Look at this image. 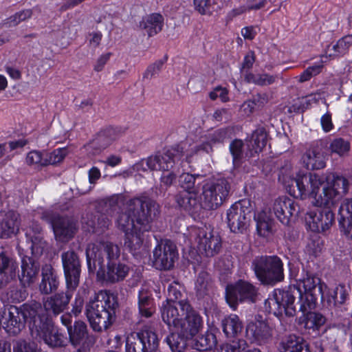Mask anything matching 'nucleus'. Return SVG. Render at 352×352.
Instances as JSON below:
<instances>
[{
    "label": "nucleus",
    "mask_w": 352,
    "mask_h": 352,
    "mask_svg": "<svg viewBox=\"0 0 352 352\" xmlns=\"http://www.w3.org/2000/svg\"><path fill=\"white\" fill-rule=\"evenodd\" d=\"M256 278L263 285H274L285 278L283 263L277 256H261L252 262Z\"/></svg>",
    "instance_id": "6"
},
{
    "label": "nucleus",
    "mask_w": 352,
    "mask_h": 352,
    "mask_svg": "<svg viewBox=\"0 0 352 352\" xmlns=\"http://www.w3.org/2000/svg\"><path fill=\"white\" fill-rule=\"evenodd\" d=\"M348 295L345 287L344 285H338L330 293L331 298H329L328 301L333 302L335 306H340L344 304Z\"/></svg>",
    "instance_id": "50"
},
{
    "label": "nucleus",
    "mask_w": 352,
    "mask_h": 352,
    "mask_svg": "<svg viewBox=\"0 0 352 352\" xmlns=\"http://www.w3.org/2000/svg\"><path fill=\"white\" fill-rule=\"evenodd\" d=\"M45 153L38 151H32L29 152L26 157V163L28 165H35L38 166H45L46 162Z\"/></svg>",
    "instance_id": "56"
},
{
    "label": "nucleus",
    "mask_w": 352,
    "mask_h": 352,
    "mask_svg": "<svg viewBox=\"0 0 352 352\" xmlns=\"http://www.w3.org/2000/svg\"><path fill=\"white\" fill-rule=\"evenodd\" d=\"M203 177L199 175H194L188 173H182L179 177V184L183 191L198 192V186Z\"/></svg>",
    "instance_id": "41"
},
{
    "label": "nucleus",
    "mask_w": 352,
    "mask_h": 352,
    "mask_svg": "<svg viewBox=\"0 0 352 352\" xmlns=\"http://www.w3.org/2000/svg\"><path fill=\"white\" fill-rule=\"evenodd\" d=\"M41 280L38 283V291L43 295L56 292L60 280L56 270L50 264H45L41 268Z\"/></svg>",
    "instance_id": "26"
},
{
    "label": "nucleus",
    "mask_w": 352,
    "mask_h": 352,
    "mask_svg": "<svg viewBox=\"0 0 352 352\" xmlns=\"http://www.w3.org/2000/svg\"><path fill=\"white\" fill-rule=\"evenodd\" d=\"M197 248L207 257L217 254L221 249V239L217 233L207 229H200L197 233Z\"/></svg>",
    "instance_id": "23"
},
{
    "label": "nucleus",
    "mask_w": 352,
    "mask_h": 352,
    "mask_svg": "<svg viewBox=\"0 0 352 352\" xmlns=\"http://www.w3.org/2000/svg\"><path fill=\"white\" fill-rule=\"evenodd\" d=\"M212 289V280L210 275L205 272H201L197 278L195 289L197 295L204 297L208 295Z\"/></svg>",
    "instance_id": "44"
},
{
    "label": "nucleus",
    "mask_w": 352,
    "mask_h": 352,
    "mask_svg": "<svg viewBox=\"0 0 352 352\" xmlns=\"http://www.w3.org/2000/svg\"><path fill=\"white\" fill-rule=\"evenodd\" d=\"M280 352H311L309 343L301 336L289 334L279 344Z\"/></svg>",
    "instance_id": "29"
},
{
    "label": "nucleus",
    "mask_w": 352,
    "mask_h": 352,
    "mask_svg": "<svg viewBox=\"0 0 352 352\" xmlns=\"http://www.w3.org/2000/svg\"><path fill=\"white\" fill-rule=\"evenodd\" d=\"M250 202L243 199L235 202L227 211V223L234 233H242L250 219Z\"/></svg>",
    "instance_id": "16"
},
{
    "label": "nucleus",
    "mask_w": 352,
    "mask_h": 352,
    "mask_svg": "<svg viewBox=\"0 0 352 352\" xmlns=\"http://www.w3.org/2000/svg\"><path fill=\"white\" fill-rule=\"evenodd\" d=\"M333 206H322L306 213L305 220L314 232H325L335 221L334 213L331 208Z\"/></svg>",
    "instance_id": "18"
},
{
    "label": "nucleus",
    "mask_w": 352,
    "mask_h": 352,
    "mask_svg": "<svg viewBox=\"0 0 352 352\" xmlns=\"http://www.w3.org/2000/svg\"><path fill=\"white\" fill-rule=\"evenodd\" d=\"M230 189V184L225 179L206 182L202 186V207L207 210L218 208L228 197Z\"/></svg>",
    "instance_id": "9"
},
{
    "label": "nucleus",
    "mask_w": 352,
    "mask_h": 352,
    "mask_svg": "<svg viewBox=\"0 0 352 352\" xmlns=\"http://www.w3.org/2000/svg\"><path fill=\"white\" fill-rule=\"evenodd\" d=\"M328 178L316 173L298 175L292 180L300 195H309L314 198L316 206H334L349 190L348 180L340 175H333L331 183Z\"/></svg>",
    "instance_id": "2"
},
{
    "label": "nucleus",
    "mask_w": 352,
    "mask_h": 352,
    "mask_svg": "<svg viewBox=\"0 0 352 352\" xmlns=\"http://www.w3.org/2000/svg\"><path fill=\"white\" fill-rule=\"evenodd\" d=\"M28 239L31 242L30 248L32 254H34V256L41 255L47 247V242L43 239V235H38L37 236H33Z\"/></svg>",
    "instance_id": "54"
},
{
    "label": "nucleus",
    "mask_w": 352,
    "mask_h": 352,
    "mask_svg": "<svg viewBox=\"0 0 352 352\" xmlns=\"http://www.w3.org/2000/svg\"><path fill=\"white\" fill-rule=\"evenodd\" d=\"M296 297L291 289H275L265 301V307L274 315L281 317H294L296 314Z\"/></svg>",
    "instance_id": "10"
},
{
    "label": "nucleus",
    "mask_w": 352,
    "mask_h": 352,
    "mask_svg": "<svg viewBox=\"0 0 352 352\" xmlns=\"http://www.w3.org/2000/svg\"><path fill=\"white\" fill-rule=\"evenodd\" d=\"M203 326V320L201 316L190 305V309L185 314L184 317L181 320L177 327V330L182 332L183 336L192 338L196 336Z\"/></svg>",
    "instance_id": "27"
},
{
    "label": "nucleus",
    "mask_w": 352,
    "mask_h": 352,
    "mask_svg": "<svg viewBox=\"0 0 352 352\" xmlns=\"http://www.w3.org/2000/svg\"><path fill=\"white\" fill-rule=\"evenodd\" d=\"M69 342L78 352H85L89 349L91 339L86 323L82 320L74 322L72 327L68 328Z\"/></svg>",
    "instance_id": "24"
},
{
    "label": "nucleus",
    "mask_w": 352,
    "mask_h": 352,
    "mask_svg": "<svg viewBox=\"0 0 352 352\" xmlns=\"http://www.w3.org/2000/svg\"><path fill=\"white\" fill-rule=\"evenodd\" d=\"M160 214V206L145 195L134 197L124 204V209L118 212L117 228L124 233V246L133 254L141 249L145 232L152 229L153 220Z\"/></svg>",
    "instance_id": "1"
},
{
    "label": "nucleus",
    "mask_w": 352,
    "mask_h": 352,
    "mask_svg": "<svg viewBox=\"0 0 352 352\" xmlns=\"http://www.w3.org/2000/svg\"><path fill=\"white\" fill-rule=\"evenodd\" d=\"M166 60L167 57H164L163 59L156 60L155 63L150 65L144 73L143 78L151 79L158 75Z\"/></svg>",
    "instance_id": "57"
},
{
    "label": "nucleus",
    "mask_w": 352,
    "mask_h": 352,
    "mask_svg": "<svg viewBox=\"0 0 352 352\" xmlns=\"http://www.w3.org/2000/svg\"><path fill=\"white\" fill-rule=\"evenodd\" d=\"M248 344L244 340H238L232 343L223 344L216 347L213 352H246Z\"/></svg>",
    "instance_id": "46"
},
{
    "label": "nucleus",
    "mask_w": 352,
    "mask_h": 352,
    "mask_svg": "<svg viewBox=\"0 0 352 352\" xmlns=\"http://www.w3.org/2000/svg\"><path fill=\"white\" fill-rule=\"evenodd\" d=\"M267 136L268 135L265 127L258 126L255 129L248 144L249 151L245 153V156L250 158L254 157L255 154L261 152L267 144Z\"/></svg>",
    "instance_id": "30"
},
{
    "label": "nucleus",
    "mask_w": 352,
    "mask_h": 352,
    "mask_svg": "<svg viewBox=\"0 0 352 352\" xmlns=\"http://www.w3.org/2000/svg\"><path fill=\"white\" fill-rule=\"evenodd\" d=\"M217 344V338L214 333L207 331L198 336L195 340V347L198 352H204L211 349Z\"/></svg>",
    "instance_id": "43"
},
{
    "label": "nucleus",
    "mask_w": 352,
    "mask_h": 352,
    "mask_svg": "<svg viewBox=\"0 0 352 352\" xmlns=\"http://www.w3.org/2000/svg\"><path fill=\"white\" fill-rule=\"evenodd\" d=\"M159 346L157 334L149 329L129 334L126 340V352H155Z\"/></svg>",
    "instance_id": "14"
},
{
    "label": "nucleus",
    "mask_w": 352,
    "mask_h": 352,
    "mask_svg": "<svg viewBox=\"0 0 352 352\" xmlns=\"http://www.w3.org/2000/svg\"><path fill=\"white\" fill-rule=\"evenodd\" d=\"M338 214L340 216L338 220H344L346 219L352 218V198L345 199L342 202Z\"/></svg>",
    "instance_id": "61"
},
{
    "label": "nucleus",
    "mask_w": 352,
    "mask_h": 352,
    "mask_svg": "<svg viewBox=\"0 0 352 352\" xmlns=\"http://www.w3.org/2000/svg\"><path fill=\"white\" fill-rule=\"evenodd\" d=\"M87 267L89 271L120 261V246L109 241H101L98 243H89L86 249Z\"/></svg>",
    "instance_id": "7"
},
{
    "label": "nucleus",
    "mask_w": 352,
    "mask_h": 352,
    "mask_svg": "<svg viewBox=\"0 0 352 352\" xmlns=\"http://www.w3.org/2000/svg\"><path fill=\"white\" fill-rule=\"evenodd\" d=\"M61 260L66 288L76 289L79 285L81 272V265L78 254L74 250H68L62 253Z\"/></svg>",
    "instance_id": "17"
},
{
    "label": "nucleus",
    "mask_w": 352,
    "mask_h": 352,
    "mask_svg": "<svg viewBox=\"0 0 352 352\" xmlns=\"http://www.w3.org/2000/svg\"><path fill=\"white\" fill-rule=\"evenodd\" d=\"M123 133L124 131L120 127L109 126L100 131L95 138L106 148L113 141L119 138Z\"/></svg>",
    "instance_id": "40"
},
{
    "label": "nucleus",
    "mask_w": 352,
    "mask_h": 352,
    "mask_svg": "<svg viewBox=\"0 0 352 352\" xmlns=\"http://www.w3.org/2000/svg\"><path fill=\"white\" fill-rule=\"evenodd\" d=\"M176 179V173L173 171L168 173H164L160 179V192H165Z\"/></svg>",
    "instance_id": "62"
},
{
    "label": "nucleus",
    "mask_w": 352,
    "mask_h": 352,
    "mask_svg": "<svg viewBox=\"0 0 352 352\" xmlns=\"http://www.w3.org/2000/svg\"><path fill=\"white\" fill-rule=\"evenodd\" d=\"M340 231L348 238L352 239V218L338 220Z\"/></svg>",
    "instance_id": "64"
},
{
    "label": "nucleus",
    "mask_w": 352,
    "mask_h": 352,
    "mask_svg": "<svg viewBox=\"0 0 352 352\" xmlns=\"http://www.w3.org/2000/svg\"><path fill=\"white\" fill-rule=\"evenodd\" d=\"M229 130L226 128H221L205 135L206 139L211 143L212 146L216 144H222L229 138Z\"/></svg>",
    "instance_id": "51"
},
{
    "label": "nucleus",
    "mask_w": 352,
    "mask_h": 352,
    "mask_svg": "<svg viewBox=\"0 0 352 352\" xmlns=\"http://www.w3.org/2000/svg\"><path fill=\"white\" fill-rule=\"evenodd\" d=\"M138 305L141 317L148 318L155 312V300L151 292L146 288L139 291Z\"/></svg>",
    "instance_id": "33"
},
{
    "label": "nucleus",
    "mask_w": 352,
    "mask_h": 352,
    "mask_svg": "<svg viewBox=\"0 0 352 352\" xmlns=\"http://www.w3.org/2000/svg\"><path fill=\"white\" fill-rule=\"evenodd\" d=\"M191 338L183 336L182 332L177 330L171 332L165 339V342L169 346L173 352H184L188 348V340Z\"/></svg>",
    "instance_id": "39"
},
{
    "label": "nucleus",
    "mask_w": 352,
    "mask_h": 352,
    "mask_svg": "<svg viewBox=\"0 0 352 352\" xmlns=\"http://www.w3.org/2000/svg\"><path fill=\"white\" fill-rule=\"evenodd\" d=\"M331 152L342 156L347 153L350 149V143L343 138H336L330 144Z\"/></svg>",
    "instance_id": "52"
},
{
    "label": "nucleus",
    "mask_w": 352,
    "mask_h": 352,
    "mask_svg": "<svg viewBox=\"0 0 352 352\" xmlns=\"http://www.w3.org/2000/svg\"><path fill=\"white\" fill-rule=\"evenodd\" d=\"M19 214L14 211H8L0 223V237L8 238L19 230Z\"/></svg>",
    "instance_id": "34"
},
{
    "label": "nucleus",
    "mask_w": 352,
    "mask_h": 352,
    "mask_svg": "<svg viewBox=\"0 0 352 352\" xmlns=\"http://www.w3.org/2000/svg\"><path fill=\"white\" fill-rule=\"evenodd\" d=\"M197 195V192L192 191H181L175 195V200L180 209L192 214L200 208Z\"/></svg>",
    "instance_id": "31"
},
{
    "label": "nucleus",
    "mask_w": 352,
    "mask_h": 352,
    "mask_svg": "<svg viewBox=\"0 0 352 352\" xmlns=\"http://www.w3.org/2000/svg\"><path fill=\"white\" fill-rule=\"evenodd\" d=\"M117 297L107 290L94 292L85 305V314L92 329L102 332L116 321Z\"/></svg>",
    "instance_id": "3"
},
{
    "label": "nucleus",
    "mask_w": 352,
    "mask_h": 352,
    "mask_svg": "<svg viewBox=\"0 0 352 352\" xmlns=\"http://www.w3.org/2000/svg\"><path fill=\"white\" fill-rule=\"evenodd\" d=\"M271 210L283 224L289 225L292 218L298 215L300 206L292 199L280 197L274 200Z\"/></svg>",
    "instance_id": "20"
},
{
    "label": "nucleus",
    "mask_w": 352,
    "mask_h": 352,
    "mask_svg": "<svg viewBox=\"0 0 352 352\" xmlns=\"http://www.w3.org/2000/svg\"><path fill=\"white\" fill-rule=\"evenodd\" d=\"M75 290L66 288L65 291L54 292L50 296L44 297L42 300L44 310L49 316L54 317L63 313L68 309Z\"/></svg>",
    "instance_id": "19"
},
{
    "label": "nucleus",
    "mask_w": 352,
    "mask_h": 352,
    "mask_svg": "<svg viewBox=\"0 0 352 352\" xmlns=\"http://www.w3.org/2000/svg\"><path fill=\"white\" fill-rule=\"evenodd\" d=\"M32 11L30 9L19 11L14 14L10 16L4 21L3 24L8 27H14L22 21L31 18Z\"/></svg>",
    "instance_id": "48"
},
{
    "label": "nucleus",
    "mask_w": 352,
    "mask_h": 352,
    "mask_svg": "<svg viewBox=\"0 0 352 352\" xmlns=\"http://www.w3.org/2000/svg\"><path fill=\"white\" fill-rule=\"evenodd\" d=\"M40 270V263L34 257L25 256L21 260V274L19 280L23 287H28L36 279Z\"/></svg>",
    "instance_id": "28"
},
{
    "label": "nucleus",
    "mask_w": 352,
    "mask_h": 352,
    "mask_svg": "<svg viewBox=\"0 0 352 352\" xmlns=\"http://www.w3.org/2000/svg\"><path fill=\"white\" fill-rule=\"evenodd\" d=\"M12 350L13 352H41L34 342L23 338L13 341Z\"/></svg>",
    "instance_id": "47"
},
{
    "label": "nucleus",
    "mask_w": 352,
    "mask_h": 352,
    "mask_svg": "<svg viewBox=\"0 0 352 352\" xmlns=\"http://www.w3.org/2000/svg\"><path fill=\"white\" fill-rule=\"evenodd\" d=\"M129 272V267L121 261L108 265L99 267L97 278L106 284H115L123 281Z\"/></svg>",
    "instance_id": "21"
},
{
    "label": "nucleus",
    "mask_w": 352,
    "mask_h": 352,
    "mask_svg": "<svg viewBox=\"0 0 352 352\" xmlns=\"http://www.w3.org/2000/svg\"><path fill=\"white\" fill-rule=\"evenodd\" d=\"M314 309H309L302 311L300 307L299 311L303 314L301 323L304 324L305 328L307 329L318 330L321 327L326 321L325 317L320 313L311 311Z\"/></svg>",
    "instance_id": "36"
},
{
    "label": "nucleus",
    "mask_w": 352,
    "mask_h": 352,
    "mask_svg": "<svg viewBox=\"0 0 352 352\" xmlns=\"http://www.w3.org/2000/svg\"><path fill=\"white\" fill-rule=\"evenodd\" d=\"M189 309L190 304L188 300L166 302L162 308V320L169 327H173L177 329Z\"/></svg>",
    "instance_id": "22"
},
{
    "label": "nucleus",
    "mask_w": 352,
    "mask_h": 352,
    "mask_svg": "<svg viewBox=\"0 0 352 352\" xmlns=\"http://www.w3.org/2000/svg\"><path fill=\"white\" fill-rule=\"evenodd\" d=\"M201 142L194 147H192L190 151H189L186 154L185 162L186 164L189 163V158L192 157L195 154L199 153L200 152H204L206 153H210L213 152L212 146H211V143L206 139L205 135L202 137Z\"/></svg>",
    "instance_id": "49"
},
{
    "label": "nucleus",
    "mask_w": 352,
    "mask_h": 352,
    "mask_svg": "<svg viewBox=\"0 0 352 352\" xmlns=\"http://www.w3.org/2000/svg\"><path fill=\"white\" fill-rule=\"evenodd\" d=\"M181 286L174 282L170 284L168 287V300L167 302H178L179 300H182L181 298L182 297V294L180 290ZM184 300H186V299Z\"/></svg>",
    "instance_id": "60"
},
{
    "label": "nucleus",
    "mask_w": 352,
    "mask_h": 352,
    "mask_svg": "<svg viewBox=\"0 0 352 352\" xmlns=\"http://www.w3.org/2000/svg\"><path fill=\"white\" fill-rule=\"evenodd\" d=\"M257 294L258 291L254 285L248 281L239 280L234 285L227 287L226 298L230 307L236 309L239 302H254Z\"/></svg>",
    "instance_id": "15"
},
{
    "label": "nucleus",
    "mask_w": 352,
    "mask_h": 352,
    "mask_svg": "<svg viewBox=\"0 0 352 352\" xmlns=\"http://www.w3.org/2000/svg\"><path fill=\"white\" fill-rule=\"evenodd\" d=\"M41 308V304L36 301L24 303L19 307L10 306L8 314L2 318L3 327L10 336L19 335L25 329L27 322L30 324V328L34 322L37 324L39 319L38 311Z\"/></svg>",
    "instance_id": "5"
},
{
    "label": "nucleus",
    "mask_w": 352,
    "mask_h": 352,
    "mask_svg": "<svg viewBox=\"0 0 352 352\" xmlns=\"http://www.w3.org/2000/svg\"><path fill=\"white\" fill-rule=\"evenodd\" d=\"M184 148L181 146H176L162 153H157L155 155L148 157L145 162L146 164L151 170H168L180 162L179 165L183 168L186 165L184 159H183Z\"/></svg>",
    "instance_id": "11"
},
{
    "label": "nucleus",
    "mask_w": 352,
    "mask_h": 352,
    "mask_svg": "<svg viewBox=\"0 0 352 352\" xmlns=\"http://www.w3.org/2000/svg\"><path fill=\"white\" fill-rule=\"evenodd\" d=\"M31 335L36 340H42L50 348H59L67 345V339L59 332L50 321L42 322L39 318L37 324L30 327Z\"/></svg>",
    "instance_id": "12"
},
{
    "label": "nucleus",
    "mask_w": 352,
    "mask_h": 352,
    "mask_svg": "<svg viewBox=\"0 0 352 352\" xmlns=\"http://www.w3.org/2000/svg\"><path fill=\"white\" fill-rule=\"evenodd\" d=\"M40 218L50 224L55 239L61 243H67L72 239L78 230V223L72 217L60 216L51 210H44Z\"/></svg>",
    "instance_id": "8"
},
{
    "label": "nucleus",
    "mask_w": 352,
    "mask_h": 352,
    "mask_svg": "<svg viewBox=\"0 0 352 352\" xmlns=\"http://www.w3.org/2000/svg\"><path fill=\"white\" fill-rule=\"evenodd\" d=\"M223 331L227 338H233L240 333L243 329L242 322L234 314L230 315L221 321Z\"/></svg>",
    "instance_id": "38"
},
{
    "label": "nucleus",
    "mask_w": 352,
    "mask_h": 352,
    "mask_svg": "<svg viewBox=\"0 0 352 352\" xmlns=\"http://www.w3.org/2000/svg\"><path fill=\"white\" fill-rule=\"evenodd\" d=\"M195 10L202 15L211 14V0H194Z\"/></svg>",
    "instance_id": "63"
},
{
    "label": "nucleus",
    "mask_w": 352,
    "mask_h": 352,
    "mask_svg": "<svg viewBox=\"0 0 352 352\" xmlns=\"http://www.w3.org/2000/svg\"><path fill=\"white\" fill-rule=\"evenodd\" d=\"M352 43V36H346L340 39L336 45L333 46L335 52L333 55L343 54L346 52Z\"/></svg>",
    "instance_id": "59"
},
{
    "label": "nucleus",
    "mask_w": 352,
    "mask_h": 352,
    "mask_svg": "<svg viewBox=\"0 0 352 352\" xmlns=\"http://www.w3.org/2000/svg\"><path fill=\"white\" fill-rule=\"evenodd\" d=\"M294 279L300 293V309L302 311L316 309L318 300H323V289H326L327 286L321 283L318 277L304 267L298 270L294 275Z\"/></svg>",
    "instance_id": "4"
},
{
    "label": "nucleus",
    "mask_w": 352,
    "mask_h": 352,
    "mask_svg": "<svg viewBox=\"0 0 352 352\" xmlns=\"http://www.w3.org/2000/svg\"><path fill=\"white\" fill-rule=\"evenodd\" d=\"M302 161L309 170H319L325 167V156L318 147H311L302 155Z\"/></svg>",
    "instance_id": "32"
},
{
    "label": "nucleus",
    "mask_w": 352,
    "mask_h": 352,
    "mask_svg": "<svg viewBox=\"0 0 352 352\" xmlns=\"http://www.w3.org/2000/svg\"><path fill=\"white\" fill-rule=\"evenodd\" d=\"M87 290L80 289L75 296V298L72 303L71 313L76 317L78 316L83 309L85 305V300L82 294H85Z\"/></svg>",
    "instance_id": "53"
},
{
    "label": "nucleus",
    "mask_w": 352,
    "mask_h": 352,
    "mask_svg": "<svg viewBox=\"0 0 352 352\" xmlns=\"http://www.w3.org/2000/svg\"><path fill=\"white\" fill-rule=\"evenodd\" d=\"M322 67L323 65L322 61L320 63H316L309 67L300 75L298 81L300 82H304L310 80L312 76L320 74Z\"/></svg>",
    "instance_id": "58"
},
{
    "label": "nucleus",
    "mask_w": 352,
    "mask_h": 352,
    "mask_svg": "<svg viewBox=\"0 0 352 352\" xmlns=\"http://www.w3.org/2000/svg\"><path fill=\"white\" fill-rule=\"evenodd\" d=\"M18 268L15 261L6 252H0V275L12 280L16 277Z\"/></svg>",
    "instance_id": "37"
},
{
    "label": "nucleus",
    "mask_w": 352,
    "mask_h": 352,
    "mask_svg": "<svg viewBox=\"0 0 352 352\" xmlns=\"http://www.w3.org/2000/svg\"><path fill=\"white\" fill-rule=\"evenodd\" d=\"M255 220L257 232L260 236H268L272 233L274 221L266 212L258 213V216L255 217Z\"/></svg>",
    "instance_id": "42"
},
{
    "label": "nucleus",
    "mask_w": 352,
    "mask_h": 352,
    "mask_svg": "<svg viewBox=\"0 0 352 352\" xmlns=\"http://www.w3.org/2000/svg\"><path fill=\"white\" fill-rule=\"evenodd\" d=\"M164 17L160 14L153 13L144 17L140 23V28L146 30L148 36H153L162 30Z\"/></svg>",
    "instance_id": "35"
},
{
    "label": "nucleus",
    "mask_w": 352,
    "mask_h": 352,
    "mask_svg": "<svg viewBox=\"0 0 352 352\" xmlns=\"http://www.w3.org/2000/svg\"><path fill=\"white\" fill-rule=\"evenodd\" d=\"M246 336L252 342L261 345L271 340L272 330L266 321L256 320L247 325Z\"/></svg>",
    "instance_id": "25"
},
{
    "label": "nucleus",
    "mask_w": 352,
    "mask_h": 352,
    "mask_svg": "<svg viewBox=\"0 0 352 352\" xmlns=\"http://www.w3.org/2000/svg\"><path fill=\"white\" fill-rule=\"evenodd\" d=\"M67 155L65 148H57L50 153H45V158L47 161L46 166L56 164L63 161Z\"/></svg>",
    "instance_id": "55"
},
{
    "label": "nucleus",
    "mask_w": 352,
    "mask_h": 352,
    "mask_svg": "<svg viewBox=\"0 0 352 352\" xmlns=\"http://www.w3.org/2000/svg\"><path fill=\"white\" fill-rule=\"evenodd\" d=\"M178 258L176 245L169 239H162L153 251V264L159 270H170Z\"/></svg>",
    "instance_id": "13"
},
{
    "label": "nucleus",
    "mask_w": 352,
    "mask_h": 352,
    "mask_svg": "<svg viewBox=\"0 0 352 352\" xmlns=\"http://www.w3.org/2000/svg\"><path fill=\"white\" fill-rule=\"evenodd\" d=\"M243 142L242 140L235 139L230 144V151L232 156V162L235 167L241 166L244 157ZM245 157H247L245 155Z\"/></svg>",
    "instance_id": "45"
}]
</instances>
